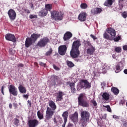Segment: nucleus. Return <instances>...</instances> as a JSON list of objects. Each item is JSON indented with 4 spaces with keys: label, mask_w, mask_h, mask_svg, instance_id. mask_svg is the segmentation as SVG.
Masks as SVG:
<instances>
[{
    "label": "nucleus",
    "mask_w": 127,
    "mask_h": 127,
    "mask_svg": "<svg viewBox=\"0 0 127 127\" xmlns=\"http://www.w3.org/2000/svg\"><path fill=\"white\" fill-rule=\"evenodd\" d=\"M49 106L50 107H47V111L46 112V120L49 121L51 120L53 117V115L55 113V110L57 109V106L55 104V102L52 100H50L48 102Z\"/></svg>",
    "instance_id": "f257e3e1"
},
{
    "label": "nucleus",
    "mask_w": 127,
    "mask_h": 127,
    "mask_svg": "<svg viewBox=\"0 0 127 127\" xmlns=\"http://www.w3.org/2000/svg\"><path fill=\"white\" fill-rule=\"evenodd\" d=\"M81 46V42L79 40L73 42L71 50L70 51V56L72 58H78L80 55L79 48Z\"/></svg>",
    "instance_id": "f03ea898"
},
{
    "label": "nucleus",
    "mask_w": 127,
    "mask_h": 127,
    "mask_svg": "<svg viewBox=\"0 0 127 127\" xmlns=\"http://www.w3.org/2000/svg\"><path fill=\"white\" fill-rule=\"evenodd\" d=\"M80 123L81 127H85L88 126L87 123L90 122V113L86 111H83L80 113Z\"/></svg>",
    "instance_id": "7ed1b4c3"
},
{
    "label": "nucleus",
    "mask_w": 127,
    "mask_h": 127,
    "mask_svg": "<svg viewBox=\"0 0 127 127\" xmlns=\"http://www.w3.org/2000/svg\"><path fill=\"white\" fill-rule=\"evenodd\" d=\"M78 100V105L80 107H83V108H88L90 105L89 104V101L85 100V95L83 93L79 94V96L77 98Z\"/></svg>",
    "instance_id": "20e7f679"
},
{
    "label": "nucleus",
    "mask_w": 127,
    "mask_h": 127,
    "mask_svg": "<svg viewBox=\"0 0 127 127\" xmlns=\"http://www.w3.org/2000/svg\"><path fill=\"white\" fill-rule=\"evenodd\" d=\"M51 18L55 20H62L63 19V14L58 11H51Z\"/></svg>",
    "instance_id": "39448f33"
},
{
    "label": "nucleus",
    "mask_w": 127,
    "mask_h": 127,
    "mask_svg": "<svg viewBox=\"0 0 127 127\" xmlns=\"http://www.w3.org/2000/svg\"><path fill=\"white\" fill-rule=\"evenodd\" d=\"M50 42V40L47 37H44L41 38L40 41L38 42L37 45L39 47H45L48 43Z\"/></svg>",
    "instance_id": "423d86ee"
},
{
    "label": "nucleus",
    "mask_w": 127,
    "mask_h": 127,
    "mask_svg": "<svg viewBox=\"0 0 127 127\" xmlns=\"http://www.w3.org/2000/svg\"><path fill=\"white\" fill-rule=\"evenodd\" d=\"M79 85H81V88L83 89H90L91 87V83L86 79L80 80Z\"/></svg>",
    "instance_id": "0eeeda50"
},
{
    "label": "nucleus",
    "mask_w": 127,
    "mask_h": 127,
    "mask_svg": "<svg viewBox=\"0 0 127 127\" xmlns=\"http://www.w3.org/2000/svg\"><path fill=\"white\" fill-rule=\"evenodd\" d=\"M9 92L11 95H13L14 97H16L18 95L17 88L15 87V86L11 84L8 88Z\"/></svg>",
    "instance_id": "6e6552de"
},
{
    "label": "nucleus",
    "mask_w": 127,
    "mask_h": 127,
    "mask_svg": "<svg viewBox=\"0 0 127 127\" xmlns=\"http://www.w3.org/2000/svg\"><path fill=\"white\" fill-rule=\"evenodd\" d=\"M67 52V46L66 45H61L58 48V53L60 55L64 56Z\"/></svg>",
    "instance_id": "1a4fd4ad"
},
{
    "label": "nucleus",
    "mask_w": 127,
    "mask_h": 127,
    "mask_svg": "<svg viewBox=\"0 0 127 127\" xmlns=\"http://www.w3.org/2000/svg\"><path fill=\"white\" fill-rule=\"evenodd\" d=\"M7 14L11 21H13L16 18V12L13 9H10L7 12Z\"/></svg>",
    "instance_id": "9d476101"
},
{
    "label": "nucleus",
    "mask_w": 127,
    "mask_h": 127,
    "mask_svg": "<svg viewBox=\"0 0 127 127\" xmlns=\"http://www.w3.org/2000/svg\"><path fill=\"white\" fill-rule=\"evenodd\" d=\"M28 125L29 127H36L39 125V122L36 119H31L28 121Z\"/></svg>",
    "instance_id": "9b49d317"
},
{
    "label": "nucleus",
    "mask_w": 127,
    "mask_h": 127,
    "mask_svg": "<svg viewBox=\"0 0 127 127\" xmlns=\"http://www.w3.org/2000/svg\"><path fill=\"white\" fill-rule=\"evenodd\" d=\"M5 38L6 40L8 41H12V42H16V39L15 38V36L14 35H12L11 34H7L5 36Z\"/></svg>",
    "instance_id": "f8f14e48"
},
{
    "label": "nucleus",
    "mask_w": 127,
    "mask_h": 127,
    "mask_svg": "<svg viewBox=\"0 0 127 127\" xmlns=\"http://www.w3.org/2000/svg\"><path fill=\"white\" fill-rule=\"evenodd\" d=\"M78 112H75L73 114H72L70 116V119L74 124V125H77V123H78Z\"/></svg>",
    "instance_id": "ddd939ff"
},
{
    "label": "nucleus",
    "mask_w": 127,
    "mask_h": 127,
    "mask_svg": "<svg viewBox=\"0 0 127 127\" xmlns=\"http://www.w3.org/2000/svg\"><path fill=\"white\" fill-rule=\"evenodd\" d=\"M51 87H57V84L56 83V81L58 80V76L56 75H53L51 76Z\"/></svg>",
    "instance_id": "4468645a"
},
{
    "label": "nucleus",
    "mask_w": 127,
    "mask_h": 127,
    "mask_svg": "<svg viewBox=\"0 0 127 127\" xmlns=\"http://www.w3.org/2000/svg\"><path fill=\"white\" fill-rule=\"evenodd\" d=\"M86 18L87 13H86V12L82 11L78 16V19L80 20V21H86Z\"/></svg>",
    "instance_id": "2eb2a0df"
},
{
    "label": "nucleus",
    "mask_w": 127,
    "mask_h": 127,
    "mask_svg": "<svg viewBox=\"0 0 127 127\" xmlns=\"http://www.w3.org/2000/svg\"><path fill=\"white\" fill-rule=\"evenodd\" d=\"M101 96L102 97V100L104 101V104H106L110 101V94L107 92H104Z\"/></svg>",
    "instance_id": "dca6fc26"
},
{
    "label": "nucleus",
    "mask_w": 127,
    "mask_h": 127,
    "mask_svg": "<svg viewBox=\"0 0 127 127\" xmlns=\"http://www.w3.org/2000/svg\"><path fill=\"white\" fill-rule=\"evenodd\" d=\"M68 115L69 113H68V111H65L62 114V117L64 120V122L62 125V127H65V126H66V123H67V121L68 120Z\"/></svg>",
    "instance_id": "f3484780"
},
{
    "label": "nucleus",
    "mask_w": 127,
    "mask_h": 127,
    "mask_svg": "<svg viewBox=\"0 0 127 127\" xmlns=\"http://www.w3.org/2000/svg\"><path fill=\"white\" fill-rule=\"evenodd\" d=\"M34 42L31 40L30 37H27L25 41V46L26 48H28L30 46H31Z\"/></svg>",
    "instance_id": "a211bd4d"
},
{
    "label": "nucleus",
    "mask_w": 127,
    "mask_h": 127,
    "mask_svg": "<svg viewBox=\"0 0 127 127\" xmlns=\"http://www.w3.org/2000/svg\"><path fill=\"white\" fill-rule=\"evenodd\" d=\"M56 95H57V102H61L63 100V96H64V93L63 92L60 91L58 93H56Z\"/></svg>",
    "instance_id": "6ab92c4d"
},
{
    "label": "nucleus",
    "mask_w": 127,
    "mask_h": 127,
    "mask_svg": "<svg viewBox=\"0 0 127 127\" xmlns=\"http://www.w3.org/2000/svg\"><path fill=\"white\" fill-rule=\"evenodd\" d=\"M73 36V34L70 32L67 31L64 33L63 37L64 41H67Z\"/></svg>",
    "instance_id": "aec40b11"
},
{
    "label": "nucleus",
    "mask_w": 127,
    "mask_h": 127,
    "mask_svg": "<svg viewBox=\"0 0 127 127\" xmlns=\"http://www.w3.org/2000/svg\"><path fill=\"white\" fill-rule=\"evenodd\" d=\"M95 51H96V48L95 47L91 46V47H89V48L87 49L86 53L88 55H94Z\"/></svg>",
    "instance_id": "412c9836"
},
{
    "label": "nucleus",
    "mask_w": 127,
    "mask_h": 127,
    "mask_svg": "<svg viewBox=\"0 0 127 127\" xmlns=\"http://www.w3.org/2000/svg\"><path fill=\"white\" fill-rule=\"evenodd\" d=\"M102 8L96 7L94 8L91 10V12L92 14H99V13H101L102 11Z\"/></svg>",
    "instance_id": "4be33fe9"
},
{
    "label": "nucleus",
    "mask_w": 127,
    "mask_h": 127,
    "mask_svg": "<svg viewBox=\"0 0 127 127\" xmlns=\"http://www.w3.org/2000/svg\"><path fill=\"white\" fill-rule=\"evenodd\" d=\"M47 13H48V11H47L45 8H42L41 11L39 12L38 15L42 17H44V16H46L47 15Z\"/></svg>",
    "instance_id": "5701e85b"
},
{
    "label": "nucleus",
    "mask_w": 127,
    "mask_h": 127,
    "mask_svg": "<svg viewBox=\"0 0 127 127\" xmlns=\"http://www.w3.org/2000/svg\"><path fill=\"white\" fill-rule=\"evenodd\" d=\"M40 36H41V35L40 34L33 33L31 35V37L30 38H31L33 42H34V43H35V42L37 40V39H38V38H39V37H40Z\"/></svg>",
    "instance_id": "b1692460"
},
{
    "label": "nucleus",
    "mask_w": 127,
    "mask_h": 127,
    "mask_svg": "<svg viewBox=\"0 0 127 127\" xmlns=\"http://www.w3.org/2000/svg\"><path fill=\"white\" fill-rule=\"evenodd\" d=\"M108 33L110 34L112 36V38L116 37V30L112 28H108L107 31Z\"/></svg>",
    "instance_id": "393cba45"
},
{
    "label": "nucleus",
    "mask_w": 127,
    "mask_h": 127,
    "mask_svg": "<svg viewBox=\"0 0 127 127\" xmlns=\"http://www.w3.org/2000/svg\"><path fill=\"white\" fill-rule=\"evenodd\" d=\"M58 122L60 124H63V120L62 119V118H60V117H58L57 118L54 119V123L55 125H56L57 126H58Z\"/></svg>",
    "instance_id": "a878e982"
},
{
    "label": "nucleus",
    "mask_w": 127,
    "mask_h": 127,
    "mask_svg": "<svg viewBox=\"0 0 127 127\" xmlns=\"http://www.w3.org/2000/svg\"><path fill=\"white\" fill-rule=\"evenodd\" d=\"M18 90L21 94H26V88L24 86L22 85H20L18 86Z\"/></svg>",
    "instance_id": "bb28decb"
},
{
    "label": "nucleus",
    "mask_w": 127,
    "mask_h": 127,
    "mask_svg": "<svg viewBox=\"0 0 127 127\" xmlns=\"http://www.w3.org/2000/svg\"><path fill=\"white\" fill-rule=\"evenodd\" d=\"M115 1V0H106L104 3L105 6H111L113 5V3Z\"/></svg>",
    "instance_id": "cd10ccee"
},
{
    "label": "nucleus",
    "mask_w": 127,
    "mask_h": 127,
    "mask_svg": "<svg viewBox=\"0 0 127 127\" xmlns=\"http://www.w3.org/2000/svg\"><path fill=\"white\" fill-rule=\"evenodd\" d=\"M70 88L71 93L75 94V93H76V88H75V83L74 82H71V83L70 84Z\"/></svg>",
    "instance_id": "c85d7f7f"
},
{
    "label": "nucleus",
    "mask_w": 127,
    "mask_h": 127,
    "mask_svg": "<svg viewBox=\"0 0 127 127\" xmlns=\"http://www.w3.org/2000/svg\"><path fill=\"white\" fill-rule=\"evenodd\" d=\"M118 4L119 5V9H123V8H124V4H125L124 0H119Z\"/></svg>",
    "instance_id": "c756f323"
},
{
    "label": "nucleus",
    "mask_w": 127,
    "mask_h": 127,
    "mask_svg": "<svg viewBox=\"0 0 127 127\" xmlns=\"http://www.w3.org/2000/svg\"><path fill=\"white\" fill-rule=\"evenodd\" d=\"M45 9L47 11H51V9H52V4H47L45 5Z\"/></svg>",
    "instance_id": "7c9ffc66"
},
{
    "label": "nucleus",
    "mask_w": 127,
    "mask_h": 127,
    "mask_svg": "<svg viewBox=\"0 0 127 127\" xmlns=\"http://www.w3.org/2000/svg\"><path fill=\"white\" fill-rule=\"evenodd\" d=\"M111 91L114 93V95H118L119 93H120V90H119L117 87H112Z\"/></svg>",
    "instance_id": "2f4dec72"
},
{
    "label": "nucleus",
    "mask_w": 127,
    "mask_h": 127,
    "mask_svg": "<svg viewBox=\"0 0 127 127\" xmlns=\"http://www.w3.org/2000/svg\"><path fill=\"white\" fill-rule=\"evenodd\" d=\"M103 37L105 39L109 40H113L112 38L110 37V35L107 32H105L103 34Z\"/></svg>",
    "instance_id": "473e14b6"
},
{
    "label": "nucleus",
    "mask_w": 127,
    "mask_h": 127,
    "mask_svg": "<svg viewBox=\"0 0 127 127\" xmlns=\"http://www.w3.org/2000/svg\"><path fill=\"white\" fill-rule=\"evenodd\" d=\"M37 117L39 120H42L44 118L43 114L40 112V111H38L37 113Z\"/></svg>",
    "instance_id": "72a5a7b5"
},
{
    "label": "nucleus",
    "mask_w": 127,
    "mask_h": 127,
    "mask_svg": "<svg viewBox=\"0 0 127 127\" xmlns=\"http://www.w3.org/2000/svg\"><path fill=\"white\" fill-rule=\"evenodd\" d=\"M83 43L84 44V47H88V46L91 47V46H93L91 44V42L89 41H84Z\"/></svg>",
    "instance_id": "f704fd0d"
},
{
    "label": "nucleus",
    "mask_w": 127,
    "mask_h": 127,
    "mask_svg": "<svg viewBox=\"0 0 127 127\" xmlns=\"http://www.w3.org/2000/svg\"><path fill=\"white\" fill-rule=\"evenodd\" d=\"M121 71H122V68H121L120 64L116 65L115 67V73H119Z\"/></svg>",
    "instance_id": "c9c22d12"
},
{
    "label": "nucleus",
    "mask_w": 127,
    "mask_h": 127,
    "mask_svg": "<svg viewBox=\"0 0 127 127\" xmlns=\"http://www.w3.org/2000/svg\"><path fill=\"white\" fill-rule=\"evenodd\" d=\"M67 65L69 67V68H72L75 66V64H73V63L71 61H67L66 62Z\"/></svg>",
    "instance_id": "e433bc0d"
},
{
    "label": "nucleus",
    "mask_w": 127,
    "mask_h": 127,
    "mask_svg": "<svg viewBox=\"0 0 127 127\" xmlns=\"http://www.w3.org/2000/svg\"><path fill=\"white\" fill-rule=\"evenodd\" d=\"M80 8L82 9H86V8H88V4L86 3H82L80 4Z\"/></svg>",
    "instance_id": "4c0bfd02"
},
{
    "label": "nucleus",
    "mask_w": 127,
    "mask_h": 127,
    "mask_svg": "<svg viewBox=\"0 0 127 127\" xmlns=\"http://www.w3.org/2000/svg\"><path fill=\"white\" fill-rule=\"evenodd\" d=\"M52 52H53V50H52V48H50L49 50L46 53V56H50L51 54H52Z\"/></svg>",
    "instance_id": "58836bf2"
},
{
    "label": "nucleus",
    "mask_w": 127,
    "mask_h": 127,
    "mask_svg": "<svg viewBox=\"0 0 127 127\" xmlns=\"http://www.w3.org/2000/svg\"><path fill=\"white\" fill-rule=\"evenodd\" d=\"M103 108H106L107 112H109V113H112V109H111V106L110 105H103Z\"/></svg>",
    "instance_id": "ea45409f"
},
{
    "label": "nucleus",
    "mask_w": 127,
    "mask_h": 127,
    "mask_svg": "<svg viewBox=\"0 0 127 127\" xmlns=\"http://www.w3.org/2000/svg\"><path fill=\"white\" fill-rule=\"evenodd\" d=\"M115 52L117 53H121L122 52V48L121 47H117L115 49Z\"/></svg>",
    "instance_id": "a19ab883"
},
{
    "label": "nucleus",
    "mask_w": 127,
    "mask_h": 127,
    "mask_svg": "<svg viewBox=\"0 0 127 127\" xmlns=\"http://www.w3.org/2000/svg\"><path fill=\"white\" fill-rule=\"evenodd\" d=\"M121 38H122V37H121V36H118L117 38H112V40H114V41H115V42H118V41H119Z\"/></svg>",
    "instance_id": "79ce46f5"
},
{
    "label": "nucleus",
    "mask_w": 127,
    "mask_h": 127,
    "mask_svg": "<svg viewBox=\"0 0 127 127\" xmlns=\"http://www.w3.org/2000/svg\"><path fill=\"white\" fill-rule=\"evenodd\" d=\"M22 11L23 12H26V13H30V11L27 9V8L23 7L22 8Z\"/></svg>",
    "instance_id": "37998d69"
},
{
    "label": "nucleus",
    "mask_w": 127,
    "mask_h": 127,
    "mask_svg": "<svg viewBox=\"0 0 127 127\" xmlns=\"http://www.w3.org/2000/svg\"><path fill=\"white\" fill-rule=\"evenodd\" d=\"M9 54H10V55H14L15 53V51L13 50L12 48H10L9 50Z\"/></svg>",
    "instance_id": "c03bdc74"
},
{
    "label": "nucleus",
    "mask_w": 127,
    "mask_h": 127,
    "mask_svg": "<svg viewBox=\"0 0 127 127\" xmlns=\"http://www.w3.org/2000/svg\"><path fill=\"white\" fill-rule=\"evenodd\" d=\"M123 18H127V12L125 11L124 12H122L121 14Z\"/></svg>",
    "instance_id": "a18cd8bd"
},
{
    "label": "nucleus",
    "mask_w": 127,
    "mask_h": 127,
    "mask_svg": "<svg viewBox=\"0 0 127 127\" xmlns=\"http://www.w3.org/2000/svg\"><path fill=\"white\" fill-rule=\"evenodd\" d=\"M14 124L16 127H17V126H18V124H19V120H18L17 118H15L14 119Z\"/></svg>",
    "instance_id": "49530a36"
},
{
    "label": "nucleus",
    "mask_w": 127,
    "mask_h": 127,
    "mask_svg": "<svg viewBox=\"0 0 127 127\" xmlns=\"http://www.w3.org/2000/svg\"><path fill=\"white\" fill-rule=\"evenodd\" d=\"M90 102H91V103H92V104H93L94 107H96V106H98V104H97V102H96L95 99L91 100Z\"/></svg>",
    "instance_id": "de8ad7c7"
},
{
    "label": "nucleus",
    "mask_w": 127,
    "mask_h": 127,
    "mask_svg": "<svg viewBox=\"0 0 127 127\" xmlns=\"http://www.w3.org/2000/svg\"><path fill=\"white\" fill-rule=\"evenodd\" d=\"M126 104V101L124 100H121L120 102V105L121 106H124Z\"/></svg>",
    "instance_id": "09e8293b"
},
{
    "label": "nucleus",
    "mask_w": 127,
    "mask_h": 127,
    "mask_svg": "<svg viewBox=\"0 0 127 127\" xmlns=\"http://www.w3.org/2000/svg\"><path fill=\"white\" fill-rule=\"evenodd\" d=\"M39 65L40 66H42L43 67H44L45 68V67H46V64H45L41 62H39Z\"/></svg>",
    "instance_id": "8fccbe9b"
},
{
    "label": "nucleus",
    "mask_w": 127,
    "mask_h": 127,
    "mask_svg": "<svg viewBox=\"0 0 127 127\" xmlns=\"http://www.w3.org/2000/svg\"><path fill=\"white\" fill-rule=\"evenodd\" d=\"M81 89H84V88L82 87V85L81 84L78 85L77 86V91H80V90H81Z\"/></svg>",
    "instance_id": "3c124183"
},
{
    "label": "nucleus",
    "mask_w": 127,
    "mask_h": 127,
    "mask_svg": "<svg viewBox=\"0 0 127 127\" xmlns=\"http://www.w3.org/2000/svg\"><path fill=\"white\" fill-rule=\"evenodd\" d=\"M53 68L55 69V70H56L57 71H59L60 70V68L58 67L57 66H56L55 64H53Z\"/></svg>",
    "instance_id": "603ef678"
},
{
    "label": "nucleus",
    "mask_w": 127,
    "mask_h": 127,
    "mask_svg": "<svg viewBox=\"0 0 127 127\" xmlns=\"http://www.w3.org/2000/svg\"><path fill=\"white\" fill-rule=\"evenodd\" d=\"M29 17L31 19H32L33 18H37V15H33L32 14L30 15Z\"/></svg>",
    "instance_id": "864d4df0"
},
{
    "label": "nucleus",
    "mask_w": 127,
    "mask_h": 127,
    "mask_svg": "<svg viewBox=\"0 0 127 127\" xmlns=\"http://www.w3.org/2000/svg\"><path fill=\"white\" fill-rule=\"evenodd\" d=\"M3 90H4V86H1V92L2 94V95H3V96H4V92L3 91Z\"/></svg>",
    "instance_id": "5fc2aeb1"
},
{
    "label": "nucleus",
    "mask_w": 127,
    "mask_h": 127,
    "mask_svg": "<svg viewBox=\"0 0 127 127\" xmlns=\"http://www.w3.org/2000/svg\"><path fill=\"white\" fill-rule=\"evenodd\" d=\"M24 66V64H17V67L19 68H22V67H23Z\"/></svg>",
    "instance_id": "6e6d98bb"
},
{
    "label": "nucleus",
    "mask_w": 127,
    "mask_h": 127,
    "mask_svg": "<svg viewBox=\"0 0 127 127\" xmlns=\"http://www.w3.org/2000/svg\"><path fill=\"white\" fill-rule=\"evenodd\" d=\"M74 127V125H73V124L71 123H69L67 126V127Z\"/></svg>",
    "instance_id": "4d7b16f0"
},
{
    "label": "nucleus",
    "mask_w": 127,
    "mask_h": 127,
    "mask_svg": "<svg viewBox=\"0 0 127 127\" xmlns=\"http://www.w3.org/2000/svg\"><path fill=\"white\" fill-rule=\"evenodd\" d=\"M90 37L93 38V40H96V39H97L96 36H95V35L93 34H91Z\"/></svg>",
    "instance_id": "13d9d810"
},
{
    "label": "nucleus",
    "mask_w": 127,
    "mask_h": 127,
    "mask_svg": "<svg viewBox=\"0 0 127 127\" xmlns=\"http://www.w3.org/2000/svg\"><path fill=\"white\" fill-rule=\"evenodd\" d=\"M28 97H29V95L28 94H24L23 95V98H25V99H28Z\"/></svg>",
    "instance_id": "bf43d9fd"
},
{
    "label": "nucleus",
    "mask_w": 127,
    "mask_h": 127,
    "mask_svg": "<svg viewBox=\"0 0 127 127\" xmlns=\"http://www.w3.org/2000/svg\"><path fill=\"white\" fill-rule=\"evenodd\" d=\"M113 119H115V120H119L120 119V118L117 115H113Z\"/></svg>",
    "instance_id": "052dcab7"
},
{
    "label": "nucleus",
    "mask_w": 127,
    "mask_h": 127,
    "mask_svg": "<svg viewBox=\"0 0 127 127\" xmlns=\"http://www.w3.org/2000/svg\"><path fill=\"white\" fill-rule=\"evenodd\" d=\"M123 50H125V51H127V45H126L123 47Z\"/></svg>",
    "instance_id": "680f3d73"
},
{
    "label": "nucleus",
    "mask_w": 127,
    "mask_h": 127,
    "mask_svg": "<svg viewBox=\"0 0 127 127\" xmlns=\"http://www.w3.org/2000/svg\"><path fill=\"white\" fill-rule=\"evenodd\" d=\"M28 103L30 108H31V101L30 100H28Z\"/></svg>",
    "instance_id": "e2e57ef3"
},
{
    "label": "nucleus",
    "mask_w": 127,
    "mask_h": 127,
    "mask_svg": "<svg viewBox=\"0 0 127 127\" xmlns=\"http://www.w3.org/2000/svg\"><path fill=\"white\" fill-rule=\"evenodd\" d=\"M9 109H12V104L11 103L9 104Z\"/></svg>",
    "instance_id": "0e129e2a"
},
{
    "label": "nucleus",
    "mask_w": 127,
    "mask_h": 127,
    "mask_svg": "<svg viewBox=\"0 0 127 127\" xmlns=\"http://www.w3.org/2000/svg\"><path fill=\"white\" fill-rule=\"evenodd\" d=\"M72 83H71L70 81H67L66 82V85H69V87H70V84H71Z\"/></svg>",
    "instance_id": "69168bd1"
},
{
    "label": "nucleus",
    "mask_w": 127,
    "mask_h": 127,
    "mask_svg": "<svg viewBox=\"0 0 127 127\" xmlns=\"http://www.w3.org/2000/svg\"><path fill=\"white\" fill-rule=\"evenodd\" d=\"M124 73H125V74H127V69H126L124 70Z\"/></svg>",
    "instance_id": "338daca9"
},
{
    "label": "nucleus",
    "mask_w": 127,
    "mask_h": 127,
    "mask_svg": "<svg viewBox=\"0 0 127 127\" xmlns=\"http://www.w3.org/2000/svg\"><path fill=\"white\" fill-rule=\"evenodd\" d=\"M34 65H36V66H37L38 67H39L37 63H34Z\"/></svg>",
    "instance_id": "774afa93"
}]
</instances>
